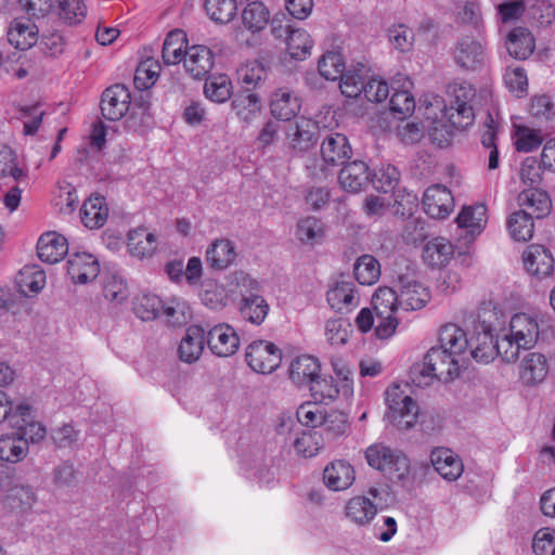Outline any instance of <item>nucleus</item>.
<instances>
[{
	"label": "nucleus",
	"mask_w": 555,
	"mask_h": 555,
	"mask_svg": "<svg viewBox=\"0 0 555 555\" xmlns=\"http://www.w3.org/2000/svg\"><path fill=\"white\" fill-rule=\"evenodd\" d=\"M102 292L105 299L114 305H121L130 295L126 281L116 272H105L103 274Z\"/></svg>",
	"instance_id": "4c0bfd02"
},
{
	"label": "nucleus",
	"mask_w": 555,
	"mask_h": 555,
	"mask_svg": "<svg viewBox=\"0 0 555 555\" xmlns=\"http://www.w3.org/2000/svg\"><path fill=\"white\" fill-rule=\"evenodd\" d=\"M286 145L296 154H304L312 149L319 138L318 124L304 116L297 117L284 128Z\"/></svg>",
	"instance_id": "0eeeda50"
},
{
	"label": "nucleus",
	"mask_w": 555,
	"mask_h": 555,
	"mask_svg": "<svg viewBox=\"0 0 555 555\" xmlns=\"http://www.w3.org/2000/svg\"><path fill=\"white\" fill-rule=\"evenodd\" d=\"M507 230L511 237L516 242H527L534 233V221L532 215L527 210H514L507 219Z\"/></svg>",
	"instance_id": "e433bc0d"
},
{
	"label": "nucleus",
	"mask_w": 555,
	"mask_h": 555,
	"mask_svg": "<svg viewBox=\"0 0 555 555\" xmlns=\"http://www.w3.org/2000/svg\"><path fill=\"white\" fill-rule=\"evenodd\" d=\"M529 113L538 121H548L555 116L554 103L548 95H534L530 100Z\"/></svg>",
	"instance_id": "680f3d73"
},
{
	"label": "nucleus",
	"mask_w": 555,
	"mask_h": 555,
	"mask_svg": "<svg viewBox=\"0 0 555 555\" xmlns=\"http://www.w3.org/2000/svg\"><path fill=\"white\" fill-rule=\"evenodd\" d=\"M367 464L393 481L404 480L410 473V461L406 455L384 443H374L366 448Z\"/></svg>",
	"instance_id": "20e7f679"
},
{
	"label": "nucleus",
	"mask_w": 555,
	"mask_h": 555,
	"mask_svg": "<svg viewBox=\"0 0 555 555\" xmlns=\"http://www.w3.org/2000/svg\"><path fill=\"white\" fill-rule=\"evenodd\" d=\"M366 67L363 64H358L353 69L344 72L340 78L339 88L341 93L347 98H357L363 93L366 83L365 76Z\"/></svg>",
	"instance_id": "c03bdc74"
},
{
	"label": "nucleus",
	"mask_w": 555,
	"mask_h": 555,
	"mask_svg": "<svg viewBox=\"0 0 555 555\" xmlns=\"http://www.w3.org/2000/svg\"><path fill=\"white\" fill-rule=\"evenodd\" d=\"M100 273L98 259L88 253H73L67 260V274L74 283L87 284Z\"/></svg>",
	"instance_id": "2eb2a0df"
},
{
	"label": "nucleus",
	"mask_w": 555,
	"mask_h": 555,
	"mask_svg": "<svg viewBox=\"0 0 555 555\" xmlns=\"http://www.w3.org/2000/svg\"><path fill=\"white\" fill-rule=\"evenodd\" d=\"M28 413L25 416H22L23 422H21L20 427H12L13 429H16V434L18 437H24V439H27V443H39L41 442L46 435L47 429L43 425L36 422L34 420L33 409L28 404Z\"/></svg>",
	"instance_id": "3c124183"
},
{
	"label": "nucleus",
	"mask_w": 555,
	"mask_h": 555,
	"mask_svg": "<svg viewBox=\"0 0 555 555\" xmlns=\"http://www.w3.org/2000/svg\"><path fill=\"white\" fill-rule=\"evenodd\" d=\"M324 412L320 405L312 402H305L299 405L296 412L298 422L307 427L320 426Z\"/></svg>",
	"instance_id": "338daca9"
},
{
	"label": "nucleus",
	"mask_w": 555,
	"mask_h": 555,
	"mask_svg": "<svg viewBox=\"0 0 555 555\" xmlns=\"http://www.w3.org/2000/svg\"><path fill=\"white\" fill-rule=\"evenodd\" d=\"M532 550L535 555H555V530L539 529L533 537Z\"/></svg>",
	"instance_id": "69168bd1"
},
{
	"label": "nucleus",
	"mask_w": 555,
	"mask_h": 555,
	"mask_svg": "<svg viewBox=\"0 0 555 555\" xmlns=\"http://www.w3.org/2000/svg\"><path fill=\"white\" fill-rule=\"evenodd\" d=\"M296 452L305 457H312L323 448V438L315 431H304L294 442Z\"/></svg>",
	"instance_id": "13d9d810"
},
{
	"label": "nucleus",
	"mask_w": 555,
	"mask_h": 555,
	"mask_svg": "<svg viewBox=\"0 0 555 555\" xmlns=\"http://www.w3.org/2000/svg\"><path fill=\"white\" fill-rule=\"evenodd\" d=\"M318 70L326 80H336L345 72V62L339 52L330 51L322 55Z\"/></svg>",
	"instance_id": "603ef678"
},
{
	"label": "nucleus",
	"mask_w": 555,
	"mask_h": 555,
	"mask_svg": "<svg viewBox=\"0 0 555 555\" xmlns=\"http://www.w3.org/2000/svg\"><path fill=\"white\" fill-rule=\"evenodd\" d=\"M59 15L69 25L81 23L87 15L83 0H59Z\"/></svg>",
	"instance_id": "4d7b16f0"
},
{
	"label": "nucleus",
	"mask_w": 555,
	"mask_h": 555,
	"mask_svg": "<svg viewBox=\"0 0 555 555\" xmlns=\"http://www.w3.org/2000/svg\"><path fill=\"white\" fill-rule=\"evenodd\" d=\"M453 245L443 237L429 241L423 249V259L430 267L446 264L453 255Z\"/></svg>",
	"instance_id": "58836bf2"
},
{
	"label": "nucleus",
	"mask_w": 555,
	"mask_h": 555,
	"mask_svg": "<svg viewBox=\"0 0 555 555\" xmlns=\"http://www.w3.org/2000/svg\"><path fill=\"white\" fill-rule=\"evenodd\" d=\"M163 314L167 318L168 323L173 326H179L186 323L191 317L190 308L184 301L172 300L167 305L163 304Z\"/></svg>",
	"instance_id": "0e129e2a"
},
{
	"label": "nucleus",
	"mask_w": 555,
	"mask_h": 555,
	"mask_svg": "<svg viewBox=\"0 0 555 555\" xmlns=\"http://www.w3.org/2000/svg\"><path fill=\"white\" fill-rule=\"evenodd\" d=\"M370 173L367 165L362 160H354L343 167L338 180L343 189L358 192L369 183Z\"/></svg>",
	"instance_id": "bb28decb"
},
{
	"label": "nucleus",
	"mask_w": 555,
	"mask_h": 555,
	"mask_svg": "<svg viewBox=\"0 0 555 555\" xmlns=\"http://www.w3.org/2000/svg\"><path fill=\"white\" fill-rule=\"evenodd\" d=\"M388 412L385 417L398 429L408 430L416 422L418 405L401 389L400 385L391 384L386 392Z\"/></svg>",
	"instance_id": "423d86ee"
},
{
	"label": "nucleus",
	"mask_w": 555,
	"mask_h": 555,
	"mask_svg": "<svg viewBox=\"0 0 555 555\" xmlns=\"http://www.w3.org/2000/svg\"><path fill=\"white\" fill-rule=\"evenodd\" d=\"M27 439L12 434L0 438V459L2 461L17 463L22 461L28 453Z\"/></svg>",
	"instance_id": "79ce46f5"
},
{
	"label": "nucleus",
	"mask_w": 555,
	"mask_h": 555,
	"mask_svg": "<svg viewBox=\"0 0 555 555\" xmlns=\"http://www.w3.org/2000/svg\"><path fill=\"white\" fill-rule=\"evenodd\" d=\"M453 56L459 66L476 69L485 63V46L480 40L464 36L456 42Z\"/></svg>",
	"instance_id": "4468645a"
},
{
	"label": "nucleus",
	"mask_w": 555,
	"mask_h": 555,
	"mask_svg": "<svg viewBox=\"0 0 555 555\" xmlns=\"http://www.w3.org/2000/svg\"><path fill=\"white\" fill-rule=\"evenodd\" d=\"M206 343L214 354L229 357L237 351L240 338L232 326L222 323L208 331Z\"/></svg>",
	"instance_id": "9b49d317"
},
{
	"label": "nucleus",
	"mask_w": 555,
	"mask_h": 555,
	"mask_svg": "<svg viewBox=\"0 0 555 555\" xmlns=\"http://www.w3.org/2000/svg\"><path fill=\"white\" fill-rule=\"evenodd\" d=\"M269 309L267 300L258 294L244 295L241 299V315L251 324L260 325L266 320Z\"/></svg>",
	"instance_id": "f704fd0d"
},
{
	"label": "nucleus",
	"mask_w": 555,
	"mask_h": 555,
	"mask_svg": "<svg viewBox=\"0 0 555 555\" xmlns=\"http://www.w3.org/2000/svg\"><path fill=\"white\" fill-rule=\"evenodd\" d=\"M236 251L233 243L227 238L215 240L206 250V261L215 270H225L233 264Z\"/></svg>",
	"instance_id": "a878e982"
},
{
	"label": "nucleus",
	"mask_w": 555,
	"mask_h": 555,
	"mask_svg": "<svg viewBox=\"0 0 555 555\" xmlns=\"http://www.w3.org/2000/svg\"><path fill=\"white\" fill-rule=\"evenodd\" d=\"M372 306L377 320L376 336L380 339L391 337L399 324L396 317V312L400 308L397 287H378L372 297Z\"/></svg>",
	"instance_id": "39448f33"
},
{
	"label": "nucleus",
	"mask_w": 555,
	"mask_h": 555,
	"mask_svg": "<svg viewBox=\"0 0 555 555\" xmlns=\"http://www.w3.org/2000/svg\"><path fill=\"white\" fill-rule=\"evenodd\" d=\"M456 223L460 229L465 231V238L474 241L487 224L485 210H461L456 217Z\"/></svg>",
	"instance_id": "37998d69"
},
{
	"label": "nucleus",
	"mask_w": 555,
	"mask_h": 555,
	"mask_svg": "<svg viewBox=\"0 0 555 555\" xmlns=\"http://www.w3.org/2000/svg\"><path fill=\"white\" fill-rule=\"evenodd\" d=\"M68 254V242L55 231L42 233L37 242V255L47 263L60 262Z\"/></svg>",
	"instance_id": "dca6fc26"
},
{
	"label": "nucleus",
	"mask_w": 555,
	"mask_h": 555,
	"mask_svg": "<svg viewBox=\"0 0 555 555\" xmlns=\"http://www.w3.org/2000/svg\"><path fill=\"white\" fill-rule=\"evenodd\" d=\"M205 10L211 21L227 24L235 16L237 7L235 0H205Z\"/></svg>",
	"instance_id": "8fccbe9b"
},
{
	"label": "nucleus",
	"mask_w": 555,
	"mask_h": 555,
	"mask_svg": "<svg viewBox=\"0 0 555 555\" xmlns=\"http://www.w3.org/2000/svg\"><path fill=\"white\" fill-rule=\"evenodd\" d=\"M543 142V137L539 130L528 127L517 129L516 149L519 152H531L539 147Z\"/></svg>",
	"instance_id": "774afa93"
},
{
	"label": "nucleus",
	"mask_w": 555,
	"mask_h": 555,
	"mask_svg": "<svg viewBox=\"0 0 555 555\" xmlns=\"http://www.w3.org/2000/svg\"><path fill=\"white\" fill-rule=\"evenodd\" d=\"M322 167L321 177H325V167H338L345 165L351 157L352 150L347 137L343 133H326L320 146Z\"/></svg>",
	"instance_id": "9d476101"
},
{
	"label": "nucleus",
	"mask_w": 555,
	"mask_h": 555,
	"mask_svg": "<svg viewBox=\"0 0 555 555\" xmlns=\"http://www.w3.org/2000/svg\"><path fill=\"white\" fill-rule=\"evenodd\" d=\"M270 21L268 8L260 1H253L242 12L244 27L253 34L266 28Z\"/></svg>",
	"instance_id": "a19ab883"
},
{
	"label": "nucleus",
	"mask_w": 555,
	"mask_h": 555,
	"mask_svg": "<svg viewBox=\"0 0 555 555\" xmlns=\"http://www.w3.org/2000/svg\"><path fill=\"white\" fill-rule=\"evenodd\" d=\"M328 305L339 313H348L359 305L356 285L351 281H339L326 293Z\"/></svg>",
	"instance_id": "412c9836"
},
{
	"label": "nucleus",
	"mask_w": 555,
	"mask_h": 555,
	"mask_svg": "<svg viewBox=\"0 0 555 555\" xmlns=\"http://www.w3.org/2000/svg\"><path fill=\"white\" fill-rule=\"evenodd\" d=\"M261 107L257 92L238 91L232 100L233 111L245 122L253 121L259 115Z\"/></svg>",
	"instance_id": "473e14b6"
},
{
	"label": "nucleus",
	"mask_w": 555,
	"mask_h": 555,
	"mask_svg": "<svg viewBox=\"0 0 555 555\" xmlns=\"http://www.w3.org/2000/svg\"><path fill=\"white\" fill-rule=\"evenodd\" d=\"M356 280L362 285H373L380 276V264L372 255L360 256L353 264Z\"/></svg>",
	"instance_id": "a18cd8bd"
},
{
	"label": "nucleus",
	"mask_w": 555,
	"mask_h": 555,
	"mask_svg": "<svg viewBox=\"0 0 555 555\" xmlns=\"http://www.w3.org/2000/svg\"><path fill=\"white\" fill-rule=\"evenodd\" d=\"M186 38L180 29L170 31L163 43L162 56L166 65L180 63L185 54Z\"/></svg>",
	"instance_id": "ea45409f"
},
{
	"label": "nucleus",
	"mask_w": 555,
	"mask_h": 555,
	"mask_svg": "<svg viewBox=\"0 0 555 555\" xmlns=\"http://www.w3.org/2000/svg\"><path fill=\"white\" fill-rule=\"evenodd\" d=\"M448 92L449 104L442 109L443 117L456 129L467 128L475 119L476 90L467 82H454L449 85Z\"/></svg>",
	"instance_id": "7ed1b4c3"
},
{
	"label": "nucleus",
	"mask_w": 555,
	"mask_h": 555,
	"mask_svg": "<svg viewBox=\"0 0 555 555\" xmlns=\"http://www.w3.org/2000/svg\"><path fill=\"white\" fill-rule=\"evenodd\" d=\"M468 338L463 328L454 323L441 326L439 332L438 346L447 349L455 359L466 364L468 354Z\"/></svg>",
	"instance_id": "ddd939ff"
},
{
	"label": "nucleus",
	"mask_w": 555,
	"mask_h": 555,
	"mask_svg": "<svg viewBox=\"0 0 555 555\" xmlns=\"http://www.w3.org/2000/svg\"><path fill=\"white\" fill-rule=\"evenodd\" d=\"M162 299L153 294H143L134 304V313L143 321L156 319L162 310Z\"/></svg>",
	"instance_id": "6e6d98bb"
},
{
	"label": "nucleus",
	"mask_w": 555,
	"mask_h": 555,
	"mask_svg": "<svg viewBox=\"0 0 555 555\" xmlns=\"http://www.w3.org/2000/svg\"><path fill=\"white\" fill-rule=\"evenodd\" d=\"M498 313L491 304L478 309L477 323L470 338H468V354L477 362L488 363L496 357L493 332Z\"/></svg>",
	"instance_id": "f03ea898"
},
{
	"label": "nucleus",
	"mask_w": 555,
	"mask_h": 555,
	"mask_svg": "<svg viewBox=\"0 0 555 555\" xmlns=\"http://www.w3.org/2000/svg\"><path fill=\"white\" fill-rule=\"evenodd\" d=\"M346 517L358 526L367 525L376 515V505L365 496L350 499L345 507Z\"/></svg>",
	"instance_id": "72a5a7b5"
},
{
	"label": "nucleus",
	"mask_w": 555,
	"mask_h": 555,
	"mask_svg": "<svg viewBox=\"0 0 555 555\" xmlns=\"http://www.w3.org/2000/svg\"><path fill=\"white\" fill-rule=\"evenodd\" d=\"M389 105L395 116L403 119L414 112L415 101L406 90H396L390 98Z\"/></svg>",
	"instance_id": "052dcab7"
},
{
	"label": "nucleus",
	"mask_w": 555,
	"mask_h": 555,
	"mask_svg": "<svg viewBox=\"0 0 555 555\" xmlns=\"http://www.w3.org/2000/svg\"><path fill=\"white\" fill-rule=\"evenodd\" d=\"M430 461L436 472L448 481H454L463 474L462 460L450 449L438 448L433 450Z\"/></svg>",
	"instance_id": "aec40b11"
},
{
	"label": "nucleus",
	"mask_w": 555,
	"mask_h": 555,
	"mask_svg": "<svg viewBox=\"0 0 555 555\" xmlns=\"http://www.w3.org/2000/svg\"><path fill=\"white\" fill-rule=\"evenodd\" d=\"M323 480L326 487L333 491L346 490L354 481V469L346 461H334L324 468Z\"/></svg>",
	"instance_id": "5701e85b"
},
{
	"label": "nucleus",
	"mask_w": 555,
	"mask_h": 555,
	"mask_svg": "<svg viewBox=\"0 0 555 555\" xmlns=\"http://www.w3.org/2000/svg\"><path fill=\"white\" fill-rule=\"evenodd\" d=\"M245 357L253 371L270 374L280 366L282 351L275 344L260 339L248 345Z\"/></svg>",
	"instance_id": "1a4fd4ad"
},
{
	"label": "nucleus",
	"mask_w": 555,
	"mask_h": 555,
	"mask_svg": "<svg viewBox=\"0 0 555 555\" xmlns=\"http://www.w3.org/2000/svg\"><path fill=\"white\" fill-rule=\"evenodd\" d=\"M205 343L204 328L198 325L189 326L178 348L180 360L185 363L196 362L203 353Z\"/></svg>",
	"instance_id": "4be33fe9"
},
{
	"label": "nucleus",
	"mask_w": 555,
	"mask_h": 555,
	"mask_svg": "<svg viewBox=\"0 0 555 555\" xmlns=\"http://www.w3.org/2000/svg\"><path fill=\"white\" fill-rule=\"evenodd\" d=\"M27 411V403H20L13 408L7 393L0 390V423L7 421L10 427H20L23 422L22 416H25Z\"/></svg>",
	"instance_id": "864d4df0"
},
{
	"label": "nucleus",
	"mask_w": 555,
	"mask_h": 555,
	"mask_svg": "<svg viewBox=\"0 0 555 555\" xmlns=\"http://www.w3.org/2000/svg\"><path fill=\"white\" fill-rule=\"evenodd\" d=\"M182 61L186 73L195 79L206 77L215 64L214 53L202 44L189 47Z\"/></svg>",
	"instance_id": "f3484780"
},
{
	"label": "nucleus",
	"mask_w": 555,
	"mask_h": 555,
	"mask_svg": "<svg viewBox=\"0 0 555 555\" xmlns=\"http://www.w3.org/2000/svg\"><path fill=\"white\" fill-rule=\"evenodd\" d=\"M325 232V223L314 216H309L298 221L295 235L302 244L315 245L324 240Z\"/></svg>",
	"instance_id": "c9c22d12"
},
{
	"label": "nucleus",
	"mask_w": 555,
	"mask_h": 555,
	"mask_svg": "<svg viewBox=\"0 0 555 555\" xmlns=\"http://www.w3.org/2000/svg\"><path fill=\"white\" fill-rule=\"evenodd\" d=\"M420 211H409L406 216L404 232L406 238L412 242L424 241L428 236L426 221L420 215H416Z\"/></svg>",
	"instance_id": "e2e57ef3"
},
{
	"label": "nucleus",
	"mask_w": 555,
	"mask_h": 555,
	"mask_svg": "<svg viewBox=\"0 0 555 555\" xmlns=\"http://www.w3.org/2000/svg\"><path fill=\"white\" fill-rule=\"evenodd\" d=\"M17 289L25 296L37 295L47 283L46 272L39 264H25L15 278Z\"/></svg>",
	"instance_id": "b1692460"
},
{
	"label": "nucleus",
	"mask_w": 555,
	"mask_h": 555,
	"mask_svg": "<svg viewBox=\"0 0 555 555\" xmlns=\"http://www.w3.org/2000/svg\"><path fill=\"white\" fill-rule=\"evenodd\" d=\"M300 100L296 94L286 90H278L271 99V114L280 120L289 121L300 111Z\"/></svg>",
	"instance_id": "cd10ccee"
},
{
	"label": "nucleus",
	"mask_w": 555,
	"mask_h": 555,
	"mask_svg": "<svg viewBox=\"0 0 555 555\" xmlns=\"http://www.w3.org/2000/svg\"><path fill=\"white\" fill-rule=\"evenodd\" d=\"M400 308L405 311H414L424 308L430 300V291L417 281L414 274L406 272L398 274L395 281Z\"/></svg>",
	"instance_id": "6e6552de"
},
{
	"label": "nucleus",
	"mask_w": 555,
	"mask_h": 555,
	"mask_svg": "<svg viewBox=\"0 0 555 555\" xmlns=\"http://www.w3.org/2000/svg\"><path fill=\"white\" fill-rule=\"evenodd\" d=\"M238 80L242 83L241 91L255 92L267 78L264 66L258 61L247 62L237 72Z\"/></svg>",
	"instance_id": "49530a36"
},
{
	"label": "nucleus",
	"mask_w": 555,
	"mask_h": 555,
	"mask_svg": "<svg viewBox=\"0 0 555 555\" xmlns=\"http://www.w3.org/2000/svg\"><path fill=\"white\" fill-rule=\"evenodd\" d=\"M460 360L455 359L447 349L440 346L431 347L421 363L411 367L410 376L417 387L430 385L434 379L450 382L459 377L461 369L464 367Z\"/></svg>",
	"instance_id": "f257e3e1"
},
{
	"label": "nucleus",
	"mask_w": 555,
	"mask_h": 555,
	"mask_svg": "<svg viewBox=\"0 0 555 555\" xmlns=\"http://www.w3.org/2000/svg\"><path fill=\"white\" fill-rule=\"evenodd\" d=\"M127 248L133 257L150 258L157 249V238L145 229L138 228L128 233Z\"/></svg>",
	"instance_id": "c85d7f7f"
},
{
	"label": "nucleus",
	"mask_w": 555,
	"mask_h": 555,
	"mask_svg": "<svg viewBox=\"0 0 555 555\" xmlns=\"http://www.w3.org/2000/svg\"><path fill=\"white\" fill-rule=\"evenodd\" d=\"M204 93L211 102H227L233 94L230 78L227 75L209 77L205 82Z\"/></svg>",
	"instance_id": "de8ad7c7"
},
{
	"label": "nucleus",
	"mask_w": 555,
	"mask_h": 555,
	"mask_svg": "<svg viewBox=\"0 0 555 555\" xmlns=\"http://www.w3.org/2000/svg\"><path fill=\"white\" fill-rule=\"evenodd\" d=\"M525 269L538 279L550 276L554 270V259L542 245H530L522 255Z\"/></svg>",
	"instance_id": "a211bd4d"
},
{
	"label": "nucleus",
	"mask_w": 555,
	"mask_h": 555,
	"mask_svg": "<svg viewBox=\"0 0 555 555\" xmlns=\"http://www.w3.org/2000/svg\"><path fill=\"white\" fill-rule=\"evenodd\" d=\"M548 364L544 354L540 352L527 353L521 360L520 378L526 385H537L545 379Z\"/></svg>",
	"instance_id": "393cba45"
},
{
	"label": "nucleus",
	"mask_w": 555,
	"mask_h": 555,
	"mask_svg": "<svg viewBox=\"0 0 555 555\" xmlns=\"http://www.w3.org/2000/svg\"><path fill=\"white\" fill-rule=\"evenodd\" d=\"M130 106V92L124 85L107 88L101 100L102 115L108 120H118L125 116Z\"/></svg>",
	"instance_id": "f8f14e48"
},
{
	"label": "nucleus",
	"mask_w": 555,
	"mask_h": 555,
	"mask_svg": "<svg viewBox=\"0 0 555 555\" xmlns=\"http://www.w3.org/2000/svg\"><path fill=\"white\" fill-rule=\"evenodd\" d=\"M423 204L426 208H451L454 198L444 185L434 184L424 192Z\"/></svg>",
	"instance_id": "5fc2aeb1"
},
{
	"label": "nucleus",
	"mask_w": 555,
	"mask_h": 555,
	"mask_svg": "<svg viewBox=\"0 0 555 555\" xmlns=\"http://www.w3.org/2000/svg\"><path fill=\"white\" fill-rule=\"evenodd\" d=\"M509 333L516 339L518 346L524 349L532 348L539 338V324L534 317L527 313L515 314L509 322Z\"/></svg>",
	"instance_id": "6ab92c4d"
},
{
	"label": "nucleus",
	"mask_w": 555,
	"mask_h": 555,
	"mask_svg": "<svg viewBox=\"0 0 555 555\" xmlns=\"http://www.w3.org/2000/svg\"><path fill=\"white\" fill-rule=\"evenodd\" d=\"M320 374V364L311 356H300L289 365V378L297 386L310 385Z\"/></svg>",
	"instance_id": "c756f323"
},
{
	"label": "nucleus",
	"mask_w": 555,
	"mask_h": 555,
	"mask_svg": "<svg viewBox=\"0 0 555 555\" xmlns=\"http://www.w3.org/2000/svg\"><path fill=\"white\" fill-rule=\"evenodd\" d=\"M534 47V38L527 28L516 27L507 35L506 49L514 59L526 60L533 53Z\"/></svg>",
	"instance_id": "7c9ffc66"
},
{
	"label": "nucleus",
	"mask_w": 555,
	"mask_h": 555,
	"mask_svg": "<svg viewBox=\"0 0 555 555\" xmlns=\"http://www.w3.org/2000/svg\"><path fill=\"white\" fill-rule=\"evenodd\" d=\"M311 396L315 401L323 402L325 400H334L337 398L339 390L334 384L333 377H322L320 374L309 385Z\"/></svg>",
	"instance_id": "bf43d9fd"
},
{
	"label": "nucleus",
	"mask_w": 555,
	"mask_h": 555,
	"mask_svg": "<svg viewBox=\"0 0 555 555\" xmlns=\"http://www.w3.org/2000/svg\"><path fill=\"white\" fill-rule=\"evenodd\" d=\"M286 47L293 59L305 60L311 53L313 40L305 29L294 28L287 36Z\"/></svg>",
	"instance_id": "09e8293b"
},
{
	"label": "nucleus",
	"mask_w": 555,
	"mask_h": 555,
	"mask_svg": "<svg viewBox=\"0 0 555 555\" xmlns=\"http://www.w3.org/2000/svg\"><path fill=\"white\" fill-rule=\"evenodd\" d=\"M38 40V27L29 22L14 20L8 31V41L18 50L31 48Z\"/></svg>",
	"instance_id": "2f4dec72"
}]
</instances>
